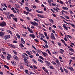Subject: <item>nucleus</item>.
<instances>
[{
	"label": "nucleus",
	"mask_w": 75,
	"mask_h": 75,
	"mask_svg": "<svg viewBox=\"0 0 75 75\" xmlns=\"http://www.w3.org/2000/svg\"><path fill=\"white\" fill-rule=\"evenodd\" d=\"M6 25V23L4 22H2L1 23H0V26L1 27H4Z\"/></svg>",
	"instance_id": "1"
},
{
	"label": "nucleus",
	"mask_w": 75,
	"mask_h": 75,
	"mask_svg": "<svg viewBox=\"0 0 75 75\" xmlns=\"http://www.w3.org/2000/svg\"><path fill=\"white\" fill-rule=\"evenodd\" d=\"M10 37V35H6L4 38V40H7Z\"/></svg>",
	"instance_id": "2"
},
{
	"label": "nucleus",
	"mask_w": 75,
	"mask_h": 75,
	"mask_svg": "<svg viewBox=\"0 0 75 75\" xmlns=\"http://www.w3.org/2000/svg\"><path fill=\"white\" fill-rule=\"evenodd\" d=\"M31 24L33 25H37V26H38V24L36 23V22L34 21L33 22H32L30 23Z\"/></svg>",
	"instance_id": "3"
},
{
	"label": "nucleus",
	"mask_w": 75,
	"mask_h": 75,
	"mask_svg": "<svg viewBox=\"0 0 75 75\" xmlns=\"http://www.w3.org/2000/svg\"><path fill=\"white\" fill-rule=\"evenodd\" d=\"M4 33H5L4 32H0V36L2 37H3L4 36Z\"/></svg>",
	"instance_id": "4"
},
{
	"label": "nucleus",
	"mask_w": 75,
	"mask_h": 75,
	"mask_svg": "<svg viewBox=\"0 0 75 75\" xmlns=\"http://www.w3.org/2000/svg\"><path fill=\"white\" fill-rule=\"evenodd\" d=\"M50 38H52V39H53V40H55V36H54V35L53 33H52L51 34V36Z\"/></svg>",
	"instance_id": "5"
},
{
	"label": "nucleus",
	"mask_w": 75,
	"mask_h": 75,
	"mask_svg": "<svg viewBox=\"0 0 75 75\" xmlns=\"http://www.w3.org/2000/svg\"><path fill=\"white\" fill-rule=\"evenodd\" d=\"M29 37L30 38H35V35L34 34H30L29 35Z\"/></svg>",
	"instance_id": "6"
},
{
	"label": "nucleus",
	"mask_w": 75,
	"mask_h": 75,
	"mask_svg": "<svg viewBox=\"0 0 75 75\" xmlns=\"http://www.w3.org/2000/svg\"><path fill=\"white\" fill-rule=\"evenodd\" d=\"M21 41L22 43L23 44H25V41H24V39H23L22 38H21Z\"/></svg>",
	"instance_id": "7"
},
{
	"label": "nucleus",
	"mask_w": 75,
	"mask_h": 75,
	"mask_svg": "<svg viewBox=\"0 0 75 75\" xmlns=\"http://www.w3.org/2000/svg\"><path fill=\"white\" fill-rule=\"evenodd\" d=\"M63 26L65 30H67V31L68 30L67 27V26H66V25H65L64 24H63Z\"/></svg>",
	"instance_id": "8"
},
{
	"label": "nucleus",
	"mask_w": 75,
	"mask_h": 75,
	"mask_svg": "<svg viewBox=\"0 0 75 75\" xmlns=\"http://www.w3.org/2000/svg\"><path fill=\"white\" fill-rule=\"evenodd\" d=\"M38 16L39 17H40V18H44V16L43 15L41 16V15L40 14L38 15Z\"/></svg>",
	"instance_id": "9"
},
{
	"label": "nucleus",
	"mask_w": 75,
	"mask_h": 75,
	"mask_svg": "<svg viewBox=\"0 0 75 75\" xmlns=\"http://www.w3.org/2000/svg\"><path fill=\"white\" fill-rule=\"evenodd\" d=\"M42 53L44 57H46V56L47 55V54L45 52H42Z\"/></svg>",
	"instance_id": "10"
},
{
	"label": "nucleus",
	"mask_w": 75,
	"mask_h": 75,
	"mask_svg": "<svg viewBox=\"0 0 75 75\" xmlns=\"http://www.w3.org/2000/svg\"><path fill=\"white\" fill-rule=\"evenodd\" d=\"M49 21L50 23H54V21L53 20L51 19H49Z\"/></svg>",
	"instance_id": "11"
},
{
	"label": "nucleus",
	"mask_w": 75,
	"mask_h": 75,
	"mask_svg": "<svg viewBox=\"0 0 75 75\" xmlns=\"http://www.w3.org/2000/svg\"><path fill=\"white\" fill-rule=\"evenodd\" d=\"M13 58L15 60H17L18 59V57L16 55H14L13 56Z\"/></svg>",
	"instance_id": "12"
},
{
	"label": "nucleus",
	"mask_w": 75,
	"mask_h": 75,
	"mask_svg": "<svg viewBox=\"0 0 75 75\" xmlns=\"http://www.w3.org/2000/svg\"><path fill=\"white\" fill-rule=\"evenodd\" d=\"M45 62L47 64V65L48 66L50 65V63L49 62H48V61H46Z\"/></svg>",
	"instance_id": "13"
},
{
	"label": "nucleus",
	"mask_w": 75,
	"mask_h": 75,
	"mask_svg": "<svg viewBox=\"0 0 75 75\" xmlns=\"http://www.w3.org/2000/svg\"><path fill=\"white\" fill-rule=\"evenodd\" d=\"M11 62L13 65H15L16 64V62H14V61H11Z\"/></svg>",
	"instance_id": "14"
},
{
	"label": "nucleus",
	"mask_w": 75,
	"mask_h": 75,
	"mask_svg": "<svg viewBox=\"0 0 75 75\" xmlns=\"http://www.w3.org/2000/svg\"><path fill=\"white\" fill-rule=\"evenodd\" d=\"M69 50L70 51H71V52H74V50L71 47L69 48Z\"/></svg>",
	"instance_id": "15"
},
{
	"label": "nucleus",
	"mask_w": 75,
	"mask_h": 75,
	"mask_svg": "<svg viewBox=\"0 0 75 75\" xmlns=\"http://www.w3.org/2000/svg\"><path fill=\"white\" fill-rule=\"evenodd\" d=\"M53 10L55 11H57V12H58V10L57 8H53Z\"/></svg>",
	"instance_id": "16"
},
{
	"label": "nucleus",
	"mask_w": 75,
	"mask_h": 75,
	"mask_svg": "<svg viewBox=\"0 0 75 75\" xmlns=\"http://www.w3.org/2000/svg\"><path fill=\"white\" fill-rule=\"evenodd\" d=\"M13 18L14 20V21H16V22L17 21V18Z\"/></svg>",
	"instance_id": "17"
},
{
	"label": "nucleus",
	"mask_w": 75,
	"mask_h": 75,
	"mask_svg": "<svg viewBox=\"0 0 75 75\" xmlns=\"http://www.w3.org/2000/svg\"><path fill=\"white\" fill-rule=\"evenodd\" d=\"M25 64L26 65H27V66H29L30 65V63L26 62L25 63Z\"/></svg>",
	"instance_id": "18"
},
{
	"label": "nucleus",
	"mask_w": 75,
	"mask_h": 75,
	"mask_svg": "<svg viewBox=\"0 0 75 75\" xmlns=\"http://www.w3.org/2000/svg\"><path fill=\"white\" fill-rule=\"evenodd\" d=\"M26 53L27 54H28L29 55H31V53H30V52L28 51H26Z\"/></svg>",
	"instance_id": "19"
},
{
	"label": "nucleus",
	"mask_w": 75,
	"mask_h": 75,
	"mask_svg": "<svg viewBox=\"0 0 75 75\" xmlns=\"http://www.w3.org/2000/svg\"><path fill=\"white\" fill-rule=\"evenodd\" d=\"M64 70L65 72L66 73V74H68V70L65 68H64Z\"/></svg>",
	"instance_id": "20"
},
{
	"label": "nucleus",
	"mask_w": 75,
	"mask_h": 75,
	"mask_svg": "<svg viewBox=\"0 0 75 75\" xmlns=\"http://www.w3.org/2000/svg\"><path fill=\"white\" fill-rule=\"evenodd\" d=\"M28 31H30V33H32V34H33V33H34V32H33V30H32V29H31Z\"/></svg>",
	"instance_id": "21"
},
{
	"label": "nucleus",
	"mask_w": 75,
	"mask_h": 75,
	"mask_svg": "<svg viewBox=\"0 0 75 75\" xmlns=\"http://www.w3.org/2000/svg\"><path fill=\"white\" fill-rule=\"evenodd\" d=\"M60 69L62 72H64V70H63V69H62V67H60Z\"/></svg>",
	"instance_id": "22"
},
{
	"label": "nucleus",
	"mask_w": 75,
	"mask_h": 75,
	"mask_svg": "<svg viewBox=\"0 0 75 75\" xmlns=\"http://www.w3.org/2000/svg\"><path fill=\"white\" fill-rule=\"evenodd\" d=\"M16 35V36H17V38H18V39H20V35H18V34H17Z\"/></svg>",
	"instance_id": "23"
},
{
	"label": "nucleus",
	"mask_w": 75,
	"mask_h": 75,
	"mask_svg": "<svg viewBox=\"0 0 75 75\" xmlns=\"http://www.w3.org/2000/svg\"><path fill=\"white\" fill-rule=\"evenodd\" d=\"M41 37H42V38H44L45 37V36H44V34H42L40 36Z\"/></svg>",
	"instance_id": "24"
},
{
	"label": "nucleus",
	"mask_w": 75,
	"mask_h": 75,
	"mask_svg": "<svg viewBox=\"0 0 75 75\" xmlns=\"http://www.w3.org/2000/svg\"><path fill=\"white\" fill-rule=\"evenodd\" d=\"M69 69H70V71H74V69L72 68L71 67H69Z\"/></svg>",
	"instance_id": "25"
},
{
	"label": "nucleus",
	"mask_w": 75,
	"mask_h": 75,
	"mask_svg": "<svg viewBox=\"0 0 75 75\" xmlns=\"http://www.w3.org/2000/svg\"><path fill=\"white\" fill-rule=\"evenodd\" d=\"M0 56H1V58H3V59H4V58H5V57H4V56L2 54H1L0 55Z\"/></svg>",
	"instance_id": "26"
},
{
	"label": "nucleus",
	"mask_w": 75,
	"mask_h": 75,
	"mask_svg": "<svg viewBox=\"0 0 75 75\" xmlns=\"http://www.w3.org/2000/svg\"><path fill=\"white\" fill-rule=\"evenodd\" d=\"M34 20L35 21H37V22H38V21H39V20H38V19H37V18H34Z\"/></svg>",
	"instance_id": "27"
},
{
	"label": "nucleus",
	"mask_w": 75,
	"mask_h": 75,
	"mask_svg": "<svg viewBox=\"0 0 75 75\" xmlns=\"http://www.w3.org/2000/svg\"><path fill=\"white\" fill-rule=\"evenodd\" d=\"M4 67L6 68H7L8 69H9V67H8L6 65H4Z\"/></svg>",
	"instance_id": "28"
},
{
	"label": "nucleus",
	"mask_w": 75,
	"mask_h": 75,
	"mask_svg": "<svg viewBox=\"0 0 75 75\" xmlns=\"http://www.w3.org/2000/svg\"><path fill=\"white\" fill-rule=\"evenodd\" d=\"M63 10H68V8L64 7H63Z\"/></svg>",
	"instance_id": "29"
},
{
	"label": "nucleus",
	"mask_w": 75,
	"mask_h": 75,
	"mask_svg": "<svg viewBox=\"0 0 75 75\" xmlns=\"http://www.w3.org/2000/svg\"><path fill=\"white\" fill-rule=\"evenodd\" d=\"M52 5L53 6H56V4L54 2H53L52 3Z\"/></svg>",
	"instance_id": "30"
},
{
	"label": "nucleus",
	"mask_w": 75,
	"mask_h": 75,
	"mask_svg": "<svg viewBox=\"0 0 75 75\" xmlns=\"http://www.w3.org/2000/svg\"><path fill=\"white\" fill-rule=\"evenodd\" d=\"M32 48H34V50H35L36 51H37V49H36V48H35V47H34V45H32Z\"/></svg>",
	"instance_id": "31"
},
{
	"label": "nucleus",
	"mask_w": 75,
	"mask_h": 75,
	"mask_svg": "<svg viewBox=\"0 0 75 75\" xmlns=\"http://www.w3.org/2000/svg\"><path fill=\"white\" fill-rule=\"evenodd\" d=\"M25 72H26V74H28V70H25Z\"/></svg>",
	"instance_id": "32"
},
{
	"label": "nucleus",
	"mask_w": 75,
	"mask_h": 75,
	"mask_svg": "<svg viewBox=\"0 0 75 75\" xmlns=\"http://www.w3.org/2000/svg\"><path fill=\"white\" fill-rule=\"evenodd\" d=\"M10 16H11V17H14V15H13L12 14H10Z\"/></svg>",
	"instance_id": "33"
},
{
	"label": "nucleus",
	"mask_w": 75,
	"mask_h": 75,
	"mask_svg": "<svg viewBox=\"0 0 75 75\" xmlns=\"http://www.w3.org/2000/svg\"><path fill=\"white\" fill-rule=\"evenodd\" d=\"M7 18L8 19H11V16H10V15L8 16H7Z\"/></svg>",
	"instance_id": "34"
},
{
	"label": "nucleus",
	"mask_w": 75,
	"mask_h": 75,
	"mask_svg": "<svg viewBox=\"0 0 75 75\" xmlns=\"http://www.w3.org/2000/svg\"><path fill=\"white\" fill-rule=\"evenodd\" d=\"M47 52H48V53H49V54H50V55H51V52H50V51H49V50H48V49H47Z\"/></svg>",
	"instance_id": "35"
},
{
	"label": "nucleus",
	"mask_w": 75,
	"mask_h": 75,
	"mask_svg": "<svg viewBox=\"0 0 75 75\" xmlns=\"http://www.w3.org/2000/svg\"><path fill=\"white\" fill-rule=\"evenodd\" d=\"M64 17L65 18H67V19H69V17H68V16H65Z\"/></svg>",
	"instance_id": "36"
},
{
	"label": "nucleus",
	"mask_w": 75,
	"mask_h": 75,
	"mask_svg": "<svg viewBox=\"0 0 75 75\" xmlns=\"http://www.w3.org/2000/svg\"><path fill=\"white\" fill-rule=\"evenodd\" d=\"M44 33L45 36L46 37H47V33H46V32H44Z\"/></svg>",
	"instance_id": "37"
},
{
	"label": "nucleus",
	"mask_w": 75,
	"mask_h": 75,
	"mask_svg": "<svg viewBox=\"0 0 75 75\" xmlns=\"http://www.w3.org/2000/svg\"><path fill=\"white\" fill-rule=\"evenodd\" d=\"M29 57L30 58H33V57H34V55H31L29 56Z\"/></svg>",
	"instance_id": "38"
},
{
	"label": "nucleus",
	"mask_w": 75,
	"mask_h": 75,
	"mask_svg": "<svg viewBox=\"0 0 75 75\" xmlns=\"http://www.w3.org/2000/svg\"><path fill=\"white\" fill-rule=\"evenodd\" d=\"M33 62H34V63H35V64H37V63L36 61H35V60L34 59H33Z\"/></svg>",
	"instance_id": "39"
},
{
	"label": "nucleus",
	"mask_w": 75,
	"mask_h": 75,
	"mask_svg": "<svg viewBox=\"0 0 75 75\" xmlns=\"http://www.w3.org/2000/svg\"><path fill=\"white\" fill-rule=\"evenodd\" d=\"M56 63L57 65H59V64H60V63H59V60H58L57 62H56Z\"/></svg>",
	"instance_id": "40"
},
{
	"label": "nucleus",
	"mask_w": 75,
	"mask_h": 75,
	"mask_svg": "<svg viewBox=\"0 0 75 75\" xmlns=\"http://www.w3.org/2000/svg\"><path fill=\"white\" fill-rule=\"evenodd\" d=\"M43 41L45 42V43H46V44H48V42H47V41L45 40L44 39L43 40Z\"/></svg>",
	"instance_id": "41"
},
{
	"label": "nucleus",
	"mask_w": 75,
	"mask_h": 75,
	"mask_svg": "<svg viewBox=\"0 0 75 75\" xmlns=\"http://www.w3.org/2000/svg\"><path fill=\"white\" fill-rule=\"evenodd\" d=\"M7 59H8V60H10V57H9L8 56H7Z\"/></svg>",
	"instance_id": "42"
},
{
	"label": "nucleus",
	"mask_w": 75,
	"mask_h": 75,
	"mask_svg": "<svg viewBox=\"0 0 75 75\" xmlns=\"http://www.w3.org/2000/svg\"><path fill=\"white\" fill-rule=\"evenodd\" d=\"M50 69H54V67H53V66H50Z\"/></svg>",
	"instance_id": "43"
},
{
	"label": "nucleus",
	"mask_w": 75,
	"mask_h": 75,
	"mask_svg": "<svg viewBox=\"0 0 75 75\" xmlns=\"http://www.w3.org/2000/svg\"><path fill=\"white\" fill-rule=\"evenodd\" d=\"M0 30L1 31H4L5 30L3 28H1L0 29Z\"/></svg>",
	"instance_id": "44"
},
{
	"label": "nucleus",
	"mask_w": 75,
	"mask_h": 75,
	"mask_svg": "<svg viewBox=\"0 0 75 75\" xmlns=\"http://www.w3.org/2000/svg\"><path fill=\"white\" fill-rule=\"evenodd\" d=\"M29 73L30 74H32L33 75L35 74V73H34L33 72H29Z\"/></svg>",
	"instance_id": "45"
},
{
	"label": "nucleus",
	"mask_w": 75,
	"mask_h": 75,
	"mask_svg": "<svg viewBox=\"0 0 75 75\" xmlns=\"http://www.w3.org/2000/svg\"><path fill=\"white\" fill-rule=\"evenodd\" d=\"M20 45H21V46L22 47H24V46L23 45L22 43L20 44Z\"/></svg>",
	"instance_id": "46"
},
{
	"label": "nucleus",
	"mask_w": 75,
	"mask_h": 75,
	"mask_svg": "<svg viewBox=\"0 0 75 75\" xmlns=\"http://www.w3.org/2000/svg\"><path fill=\"white\" fill-rule=\"evenodd\" d=\"M39 58H40V59H44V58H43V57H42V56H39Z\"/></svg>",
	"instance_id": "47"
},
{
	"label": "nucleus",
	"mask_w": 75,
	"mask_h": 75,
	"mask_svg": "<svg viewBox=\"0 0 75 75\" xmlns=\"http://www.w3.org/2000/svg\"><path fill=\"white\" fill-rule=\"evenodd\" d=\"M54 61L55 62H57V61H58V59H54Z\"/></svg>",
	"instance_id": "48"
},
{
	"label": "nucleus",
	"mask_w": 75,
	"mask_h": 75,
	"mask_svg": "<svg viewBox=\"0 0 75 75\" xmlns=\"http://www.w3.org/2000/svg\"><path fill=\"white\" fill-rule=\"evenodd\" d=\"M25 8L26 10H27V11H28V10H29V8H28L27 7H25Z\"/></svg>",
	"instance_id": "49"
},
{
	"label": "nucleus",
	"mask_w": 75,
	"mask_h": 75,
	"mask_svg": "<svg viewBox=\"0 0 75 75\" xmlns=\"http://www.w3.org/2000/svg\"><path fill=\"white\" fill-rule=\"evenodd\" d=\"M59 3H60V4H64V3H63L62 1H60Z\"/></svg>",
	"instance_id": "50"
},
{
	"label": "nucleus",
	"mask_w": 75,
	"mask_h": 75,
	"mask_svg": "<svg viewBox=\"0 0 75 75\" xmlns=\"http://www.w3.org/2000/svg\"><path fill=\"white\" fill-rule=\"evenodd\" d=\"M22 36H23V37H25L26 36V34H22Z\"/></svg>",
	"instance_id": "51"
},
{
	"label": "nucleus",
	"mask_w": 75,
	"mask_h": 75,
	"mask_svg": "<svg viewBox=\"0 0 75 75\" xmlns=\"http://www.w3.org/2000/svg\"><path fill=\"white\" fill-rule=\"evenodd\" d=\"M69 54L71 55H73V53H72L71 52H69Z\"/></svg>",
	"instance_id": "52"
},
{
	"label": "nucleus",
	"mask_w": 75,
	"mask_h": 75,
	"mask_svg": "<svg viewBox=\"0 0 75 75\" xmlns=\"http://www.w3.org/2000/svg\"><path fill=\"white\" fill-rule=\"evenodd\" d=\"M57 52H53V54H57Z\"/></svg>",
	"instance_id": "53"
},
{
	"label": "nucleus",
	"mask_w": 75,
	"mask_h": 75,
	"mask_svg": "<svg viewBox=\"0 0 75 75\" xmlns=\"http://www.w3.org/2000/svg\"><path fill=\"white\" fill-rule=\"evenodd\" d=\"M52 15L53 16V17H56V15L54 14V13H52Z\"/></svg>",
	"instance_id": "54"
},
{
	"label": "nucleus",
	"mask_w": 75,
	"mask_h": 75,
	"mask_svg": "<svg viewBox=\"0 0 75 75\" xmlns=\"http://www.w3.org/2000/svg\"><path fill=\"white\" fill-rule=\"evenodd\" d=\"M61 41H62V42H63V44H64L65 43V41H64V40H62V39L61 40Z\"/></svg>",
	"instance_id": "55"
},
{
	"label": "nucleus",
	"mask_w": 75,
	"mask_h": 75,
	"mask_svg": "<svg viewBox=\"0 0 75 75\" xmlns=\"http://www.w3.org/2000/svg\"><path fill=\"white\" fill-rule=\"evenodd\" d=\"M23 60H24V61H25V62H27V59H24Z\"/></svg>",
	"instance_id": "56"
},
{
	"label": "nucleus",
	"mask_w": 75,
	"mask_h": 75,
	"mask_svg": "<svg viewBox=\"0 0 75 75\" xmlns=\"http://www.w3.org/2000/svg\"><path fill=\"white\" fill-rule=\"evenodd\" d=\"M64 39L66 41H68V40H67V38H66V37H65Z\"/></svg>",
	"instance_id": "57"
},
{
	"label": "nucleus",
	"mask_w": 75,
	"mask_h": 75,
	"mask_svg": "<svg viewBox=\"0 0 75 75\" xmlns=\"http://www.w3.org/2000/svg\"><path fill=\"white\" fill-rule=\"evenodd\" d=\"M32 11H33V9H29V10H28V11H29V12Z\"/></svg>",
	"instance_id": "58"
},
{
	"label": "nucleus",
	"mask_w": 75,
	"mask_h": 75,
	"mask_svg": "<svg viewBox=\"0 0 75 75\" xmlns=\"http://www.w3.org/2000/svg\"><path fill=\"white\" fill-rule=\"evenodd\" d=\"M34 40H35V41H36L37 42H38V40H37V39H35Z\"/></svg>",
	"instance_id": "59"
},
{
	"label": "nucleus",
	"mask_w": 75,
	"mask_h": 75,
	"mask_svg": "<svg viewBox=\"0 0 75 75\" xmlns=\"http://www.w3.org/2000/svg\"><path fill=\"white\" fill-rule=\"evenodd\" d=\"M52 63H53V65H56V63H55V62H52Z\"/></svg>",
	"instance_id": "60"
},
{
	"label": "nucleus",
	"mask_w": 75,
	"mask_h": 75,
	"mask_svg": "<svg viewBox=\"0 0 75 75\" xmlns=\"http://www.w3.org/2000/svg\"><path fill=\"white\" fill-rule=\"evenodd\" d=\"M67 37H69V38H71L72 37H71V36H70L69 35H67Z\"/></svg>",
	"instance_id": "61"
},
{
	"label": "nucleus",
	"mask_w": 75,
	"mask_h": 75,
	"mask_svg": "<svg viewBox=\"0 0 75 75\" xmlns=\"http://www.w3.org/2000/svg\"><path fill=\"white\" fill-rule=\"evenodd\" d=\"M13 51L14 54H17V52H16V51L15 50H13Z\"/></svg>",
	"instance_id": "62"
},
{
	"label": "nucleus",
	"mask_w": 75,
	"mask_h": 75,
	"mask_svg": "<svg viewBox=\"0 0 75 75\" xmlns=\"http://www.w3.org/2000/svg\"><path fill=\"white\" fill-rule=\"evenodd\" d=\"M45 46L46 48H48V46L47 44L45 45Z\"/></svg>",
	"instance_id": "63"
},
{
	"label": "nucleus",
	"mask_w": 75,
	"mask_h": 75,
	"mask_svg": "<svg viewBox=\"0 0 75 75\" xmlns=\"http://www.w3.org/2000/svg\"><path fill=\"white\" fill-rule=\"evenodd\" d=\"M58 45L59 46H61V43H58Z\"/></svg>",
	"instance_id": "64"
}]
</instances>
